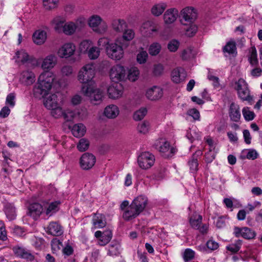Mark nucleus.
<instances>
[{
  "label": "nucleus",
  "instance_id": "obj_1",
  "mask_svg": "<svg viewBox=\"0 0 262 262\" xmlns=\"http://www.w3.org/2000/svg\"><path fill=\"white\" fill-rule=\"evenodd\" d=\"M57 62V58L53 54L48 55L43 59L41 67L45 72L39 75L38 81L33 88V95L35 98L41 99L48 94L51 90L55 76L48 71L56 66Z\"/></svg>",
  "mask_w": 262,
  "mask_h": 262
},
{
  "label": "nucleus",
  "instance_id": "obj_2",
  "mask_svg": "<svg viewBox=\"0 0 262 262\" xmlns=\"http://www.w3.org/2000/svg\"><path fill=\"white\" fill-rule=\"evenodd\" d=\"M81 92L94 105L99 104L104 97L103 92L99 89L95 88L92 84L83 85Z\"/></svg>",
  "mask_w": 262,
  "mask_h": 262
},
{
  "label": "nucleus",
  "instance_id": "obj_3",
  "mask_svg": "<svg viewBox=\"0 0 262 262\" xmlns=\"http://www.w3.org/2000/svg\"><path fill=\"white\" fill-rule=\"evenodd\" d=\"M95 75V67L93 63L84 65L79 70L78 79L83 85L90 84Z\"/></svg>",
  "mask_w": 262,
  "mask_h": 262
},
{
  "label": "nucleus",
  "instance_id": "obj_4",
  "mask_svg": "<svg viewBox=\"0 0 262 262\" xmlns=\"http://www.w3.org/2000/svg\"><path fill=\"white\" fill-rule=\"evenodd\" d=\"M120 42L119 40H117L116 42L110 43L106 47V52L108 56L114 60H119L123 56V48L126 47Z\"/></svg>",
  "mask_w": 262,
  "mask_h": 262
},
{
  "label": "nucleus",
  "instance_id": "obj_5",
  "mask_svg": "<svg viewBox=\"0 0 262 262\" xmlns=\"http://www.w3.org/2000/svg\"><path fill=\"white\" fill-rule=\"evenodd\" d=\"M235 89L237 91L238 97L243 101L250 102L253 100V96L246 81L243 78L239 79L235 82Z\"/></svg>",
  "mask_w": 262,
  "mask_h": 262
},
{
  "label": "nucleus",
  "instance_id": "obj_6",
  "mask_svg": "<svg viewBox=\"0 0 262 262\" xmlns=\"http://www.w3.org/2000/svg\"><path fill=\"white\" fill-rule=\"evenodd\" d=\"M89 25L94 32L100 34L105 32L107 29L106 22L97 15H94L90 17Z\"/></svg>",
  "mask_w": 262,
  "mask_h": 262
},
{
  "label": "nucleus",
  "instance_id": "obj_7",
  "mask_svg": "<svg viewBox=\"0 0 262 262\" xmlns=\"http://www.w3.org/2000/svg\"><path fill=\"white\" fill-rule=\"evenodd\" d=\"M155 146L156 149L165 158L171 157L177 151L176 148L170 147L169 143L164 140H160L157 142Z\"/></svg>",
  "mask_w": 262,
  "mask_h": 262
},
{
  "label": "nucleus",
  "instance_id": "obj_8",
  "mask_svg": "<svg viewBox=\"0 0 262 262\" xmlns=\"http://www.w3.org/2000/svg\"><path fill=\"white\" fill-rule=\"evenodd\" d=\"M155 161V156L149 152H143L138 158L139 166L144 169L151 167L154 165Z\"/></svg>",
  "mask_w": 262,
  "mask_h": 262
},
{
  "label": "nucleus",
  "instance_id": "obj_9",
  "mask_svg": "<svg viewBox=\"0 0 262 262\" xmlns=\"http://www.w3.org/2000/svg\"><path fill=\"white\" fill-rule=\"evenodd\" d=\"M196 16V13L193 8H185L181 12V23L184 25H187V24L193 23Z\"/></svg>",
  "mask_w": 262,
  "mask_h": 262
},
{
  "label": "nucleus",
  "instance_id": "obj_10",
  "mask_svg": "<svg viewBox=\"0 0 262 262\" xmlns=\"http://www.w3.org/2000/svg\"><path fill=\"white\" fill-rule=\"evenodd\" d=\"M79 163L82 169L89 170L95 165L96 158L93 154L86 152L81 157Z\"/></svg>",
  "mask_w": 262,
  "mask_h": 262
},
{
  "label": "nucleus",
  "instance_id": "obj_11",
  "mask_svg": "<svg viewBox=\"0 0 262 262\" xmlns=\"http://www.w3.org/2000/svg\"><path fill=\"white\" fill-rule=\"evenodd\" d=\"M110 75L111 78L114 81L123 80L125 77V70L123 67L116 65L112 68Z\"/></svg>",
  "mask_w": 262,
  "mask_h": 262
},
{
  "label": "nucleus",
  "instance_id": "obj_12",
  "mask_svg": "<svg viewBox=\"0 0 262 262\" xmlns=\"http://www.w3.org/2000/svg\"><path fill=\"white\" fill-rule=\"evenodd\" d=\"M12 250L17 257L26 259L27 261H33L34 259V256L27 249L15 246L12 249Z\"/></svg>",
  "mask_w": 262,
  "mask_h": 262
},
{
  "label": "nucleus",
  "instance_id": "obj_13",
  "mask_svg": "<svg viewBox=\"0 0 262 262\" xmlns=\"http://www.w3.org/2000/svg\"><path fill=\"white\" fill-rule=\"evenodd\" d=\"M61 103V96L60 94H54L49 96L44 100L43 104L45 106L50 110L54 107L57 106Z\"/></svg>",
  "mask_w": 262,
  "mask_h": 262
},
{
  "label": "nucleus",
  "instance_id": "obj_14",
  "mask_svg": "<svg viewBox=\"0 0 262 262\" xmlns=\"http://www.w3.org/2000/svg\"><path fill=\"white\" fill-rule=\"evenodd\" d=\"M159 26L156 23L148 20L142 24L141 31L146 35L151 36L158 32Z\"/></svg>",
  "mask_w": 262,
  "mask_h": 262
},
{
  "label": "nucleus",
  "instance_id": "obj_15",
  "mask_svg": "<svg viewBox=\"0 0 262 262\" xmlns=\"http://www.w3.org/2000/svg\"><path fill=\"white\" fill-rule=\"evenodd\" d=\"M75 49L73 43H66L58 50V54L61 58H68L74 54Z\"/></svg>",
  "mask_w": 262,
  "mask_h": 262
},
{
  "label": "nucleus",
  "instance_id": "obj_16",
  "mask_svg": "<svg viewBox=\"0 0 262 262\" xmlns=\"http://www.w3.org/2000/svg\"><path fill=\"white\" fill-rule=\"evenodd\" d=\"M187 73L182 68H177L172 70L171 74V80L176 83H180L184 81L186 77Z\"/></svg>",
  "mask_w": 262,
  "mask_h": 262
},
{
  "label": "nucleus",
  "instance_id": "obj_17",
  "mask_svg": "<svg viewBox=\"0 0 262 262\" xmlns=\"http://www.w3.org/2000/svg\"><path fill=\"white\" fill-rule=\"evenodd\" d=\"M107 93L110 98L117 99L123 94V87L120 83H114L107 88Z\"/></svg>",
  "mask_w": 262,
  "mask_h": 262
},
{
  "label": "nucleus",
  "instance_id": "obj_18",
  "mask_svg": "<svg viewBox=\"0 0 262 262\" xmlns=\"http://www.w3.org/2000/svg\"><path fill=\"white\" fill-rule=\"evenodd\" d=\"M162 96V89L157 86H154L148 89L146 93V96L147 99L152 101L159 100Z\"/></svg>",
  "mask_w": 262,
  "mask_h": 262
},
{
  "label": "nucleus",
  "instance_id": "obj_19",
  "mask_svg": "<svg viewBox=\"0 0 262 262\" xmlns=\"http://www.w3.org/2000/svg\"><path fill=\"white\" fill-rule=\"evenodd\" d=\"M148 203L147 198L143 195H139L132 202L133 205L140 214L145 208Z\"/></svg>",
  "mask_w": 262,
  "mask_h": 262
},
{
  "label": "nucleus",
  "instance_id": "obj_20",
  "mask_svg": "<svg viewBox=\"0 0 262 262\" xmlns=\"http://www.w3.org/2000/svg\"><path fill=\"white\" fill-rule=\"evenodd\" d=\"M92 223L94 228H102L106 225L105 216L101 213H96L93 217Z\"/></svg>",
  "mask_w": 262,
  "mask_h": 262
},
{
  "label": "nucleus",
  "instance_id": "obj_21",
  "mask_svg": "<svg viewBox=\"0 0 262 262\" xmlns=\"http://www.w3.org/2000/svg\"><path fill=\"white\" fill-rule=\"evenodd\" d=\"M139 214L140 213L131 203L124 211L123 214V218L124 220L128 221L136 218Z\"/></svg>",
  "mask_w": 262,
  "mask_h": 262
},
{
  "label": "nucleus",
  "instance_id": "obj_22",
  "mask_svg": "<svg viewBox=\"0 0 262 262\" xmlns=\"http://www.w3.org/2000/svg\"><path fill=\"white\" fill-rule=\"evenodd\" d=\"M111 27L115 32L121 33L126 29L127 24L124 19H114L111 23Z\"/></svg>",
  "mask_w": 262,
  "mask_h": 262
},
{
  "label": "nucleus",
  "instance_id": "obj_23",
  "mask_svg": "<svg viewBox=\"0 0 262 262\" xmlns=\"http://www.w3.org/2000/svg\"><path fill=\"white\" fill-rule=\"evenodd\" d=\"M119 110L117 106L111 104L107 106L103 112L104 115L109 119H114L119 115Z\"/></svg>",
  "mask_w": 262,
  "mask_h": 262
},
{
  "label": "nucleus",
  "instance_id": "obj_24",
  "mask_svg": "<svg viewBox=\"0 0 262 262\" xmlns=\"http://www.w3.org/2000/svg\"><path fill=\"white\" fill-rule=\"evenodd\" d=\"M229 116L230 119L234 121L238 122L241 118V113L239 105L232 102L229 108Z\"/></svg>",
  "mask_w": 262,
  "mask_h": 262
},
{
  "label": "nucleus",
  "instance_id": "obj_25",
  "mask_svg": "<svg viewBox=\"0 0 262 262\" xmlns=\"http://www.w3.org/2000/svg\"><path fill=\"white\" fill-rule=\"evenodd\" d=\"M32 38L35 44L38 45H42L47 39V33L43 30H37L33 33Z\"/></svg>",
  "mask_w": 262,
  "mask_h": 262
},
{
  "label": "nucleus",
  "instance_id": "obj_26",
  "mask_svg": "<svg viewBox=\"0 0 262 262\" xmlns=\"http://www.w3.org/2000/svg\"><path fill=\"white\" fill-rule=\"evenodd\" d=\"M34 74L29 71H23L21 74L20 80L25 85H29L32 84L35 81Z\"/></svg>",
  "mask_w": 262,
  "mask_h": 262
},
{
  "label": "nucleus",
  "instance_id": "obj_27",
  "mask_svg": "<svg viewBox=\"0 0 262 262\" xmlns=\"http://www.w3.org/2000/svg\"><path fill=\"white\" fill-rule=\"evenodd\" d=\"M178 16V11L176 9L167 10L164 14V20L166 24L174 22Z\"/></svg>",
  "mask_w": 262,
  "mask_h": 262
},
{
  "label": "nucleus",
  "instance_id": "obj_28",
  "mask_svg": "<svg viewBox=\"0 0 262 262\" xmlns=\"http://www.w3.org/2000/svg\"><path fill=\"white\" fill-rule=\"evenodd\" d=\"M48 233L54 236L61 235L63 233L62 227L57 222H51L48 227Z\"/></svg>",
  "mask_w": 262,
  "mask_h": 262
},
{
  "label": "nucleus",
  "instance_id": "obj_29",
  "mask_svg": "<svg viewBox=\"0 0 262 262\" xmlns=\"http://www.w3.org/2000/svg\"><path fill=\"white\" fill-rule=\"evenodd\" d=\"M79 22L80 24V27H82L84 25V21L83 20H78L76 22V25L72 22L65 24L62 32L67 35H71L73 34L75 31L77 25H78Z\"/></svg>",
  "mask_w": 262,
  "mask_h": 262
},
{
  "label": "nucleus",
  "instance_id": "obj_30",
  "mask_svg": "<svg viewBox=\"0 0 262 262\" xmlns=\"http://www.w3.org/2000/svg\"><path fill=\"white\" fill-rule=\"evenodd\" d=\"M195 54L196 53L193 48L189 47L181 51L180 57L183 60L188 61L194 58Z\"/></svg>",
  "mask_w": 262,
  "mask_h": 262
},
{
  "label": "nucleus",
  "instance_id": "obj_31",
  "mask_svg": "<svg viewBox=\"0 0 262 262\" xmlns=\"http://www.w3.org/2000/svg\"><path fill=\"white\" fill-rule=\"evenodd\" d=\"M43 210L42 206L38 203H33L29 208V213L33 218L38 217Z\"/></svg>",
  "mask_w": 262,
  "mask_h": 262
},
{
  "label": "nucleus",
  "instance_id": "obj_32",
  "mask_svg": "<svg viewBox=\"0 0 262 262\" xmlns=\"http://www.w3.org/2000/svg\"><path fill=\"white\" fill-rule=\"evenodd\" d=\"M4 211L9 220L12 221L15 219L16 216L15 208L11 204L5 205Z\"/></svg>",
  "mask_w": 262,
  "mask_h": 262
},
{
  "label": "nucleus",
  "instance_id": "obj_33",
  "mask_svg": "<svg viewBox=\"0 0 262 262\" xmlns=\"http://www.w3.org/2000/svg\"><path fill=\"white\" fill-rule=\"evenodd\" d=\"M85 131V127L82 123L76 124L74 125L72 128L73 135L77 138L83 136Z\"/></svg>",
  "mask_w": 262,
  "mask_h": 262
},
{
  "label": "nucleus",
  "instance_id": "obj_34",
  "mask_svg": "<svg viewBox=\"0 0 262 262\" xmlns=\"http://www.w3.org/2000/svg\"><path fill=\"white\" fill-rule=\"evenodd\" d=\"M60 202L55 201L48 204L45 207V213L47 215L51 216L59 210Z\"/></svg>",
  "mask_w": 262,
  "mask_h": 262
},
{
  "label": "nucleus",
  "instance_id": "obj_35",
  "mask_svg": "<svg viewBox=\"0 0 262 262\" xmlns=\"http://www.w3.org/2000/svg\"><path fill=\"white\" fill-rule=\"evenodd\" d=\"M112 238V232L110 230H107L103 232V235L99 239V245L105 246L108 244Z\"/></svg>",
  "mask_w": 262,
  "mask_h": 262
},
{
  "label": "nucleus",
  "instance_id": "obj_36",
  "mask_svg": "<svg viewBox=\"0 0 262 262\" xmlns=\"http://www.w3.org/2000/svg\"><path fill=\"white\" fill-rule=\"evenodd\" d=\"M166 7L167 5L165 3L156 4L151 8V13L154 15L158 16L162 14Z\"/></svg>",
  "mask_w": 262,
  "mask_h": 262
},
{
  "label": "nucleus",
  "instance_id": "obj_37",
  "mask_svg": "<svg viewBox=\"0 0 262 262\" xmlns=\"http://www.w3.org/2000/svg\"><path fill=\"white\" fill-rule=\"evenodd\" d=\"M65 20L59 17L55 18L52 23L54 24V29L58 33L62 32L64 27Z\"/></svg>",
  "mask_w": 262,
  "mask_h": 262
},
{
  "label": "nucleus",
  "instance_id": "obj_38",
  "mask_svg": "<svg viewBox=\"0 0 262 262\" xmlns=\"http://www.w3.org/2000/svg\"><path fill=\"white\" fill-rule=\"evenodd\" d=\"M242 245V241L238 239L234 243L229 245L226 247V249L233 253H236L239 251Z\"/></svg>",
  "mask_w": 262,
  "mask_h": 262
},
{
  "label": "nucleus",
  "instance_id": "obj_39",
  "mask_svg": "<svg viewBox=\"0 0 262 262\" xmlns=\"http://www.w3.org/2000/svg\"><path fill=\"white\" fill-rule=\"evenodd\" d=\"M17 62H21L22 63L27 62L29 60V55L24 50L18 51L16 53Z\"/></svg>",
  "mask_w": 262,
  "mask_h": 262
},
{
  "label": "nucleus",
  "instance_id": "obj_40",
  "mask_svg": "<svg viewBox=\"0 0 262 262\" xmlns=\"http://www.w3.org/2000/svg\"><path fill=\"white\" fill-rule=\"evenodd\" d=\"M248 60L250 64L252 66L256 65L258 63L257 51L254 46L252 47L250 50V56Z\"/></svg>",
  "mask_w": 262,
  "mask_h": 262
},
{
  "label": "nucleus",
  "instance_id": "obj_41",
  "mask_svg": "<svg viewBox=\"0 0 262 262\" xmlns=\"http://www.w3.org/2000/svg\"><path fill=\"white\" fill-rule=\"evenodd\" d=\"M61 105V104H60L50 109L51 111V114L53 117L58 118L61 116H64V111L62 110Z\"/></svg>",
  "mask_w": 262,
  "mask_h": 262
},
{
  "label": "nucleus",
  "instance_id": "obj_42",
  "mask_svg": "<svg viewBox=\"0 0 262 262\" xmlns=\"http://www.w3.org/2000/svg\"><path fill=\"white\" fill-rule=\"evenodd\" d=\"M120 245L117 242H113L109 246L108 254L111 256L117 255L119 253Z\"/></svg>",
  "mask_w": 262,
  "mask_h": 262
},
{
  "label": "nucleus",
  "instance_id": "obj_43",
  "mask_svg": "<svg viewBox=\"0 0 262 262\" xmlns=\"http://www.w3.org/2000/svg\"><path fill=\"white\" fill-rule=\"evenodd\" d=\"M161 50V46L158 42H154L150 45L148 49V52L152 56L158 55Z\"/></svg>",
  "mask_w": 262,
  "mask_h": 262
},
{
  "label": "nucleus",
  "instance_id": "obj_44",
  "mask_svg": "<svg viewBox=\"0 0 262 262\" xmlns=\"http://www.w3.org/2000/svg\"><path fill=\"white\" fill-rule=\"evenodd\" d=\"M100 48L96 47H92L90 48L88 52L89 57L91 59H96L100 55Z\"/></svg>",
  "mask_w": 262,
  "mask_h": 262
},
{
  "label": "nucleus",
  "instance_id": "obj_45",
  "mask_svg": "<svg viewBox=\"0 0 262 262\" xmlns=\"http://www.w3.org/2000/svg\"><path fill=\"white\" fill-rule=\"evenodd\" d=\"M188 165L191 172H194L198 170L199 163L198 159L194 157V155H192L191 159L188 161Z\"/></svg>",
  "mask_w": 262,
  "mask_h": 262
},
{
  "label": "nucleus",
  "instance_id": "obj_46",
  "mask_svg": "<svg viewBox=\"0 0 262 262\" xmlns=\"http://www.w3.org/2000/svg\"><path fill=\"white\" fill-rule=\"evenodd\" d=\"M243 232L242 237L245 239H251L254 238L256 236L255 232L248 228L243 227Z\"/></svg>",
  "mask_w": 262,
  "mask_h": 262
},
{
  "label": "nucleus",
  "instance_id": "obj_47",
  "mask_svg": "<svg viewBox=\"0 0 262 262\" xmlns=\"http://www.w3.org/2000/svg\"><path fill=\"white\" fill-rule=\"evenodd\" d=\"M180 42L177 39H173L169 41L167 44V49L171 52H176L179 49Z\"/></svg>",
  "mask_w": 262,
  "mask_h": 262
},
{
  "label": "nucleus",
  "instance_id": "obj_48",
  "mask_svg": "<svg viewBox=\"0 0 262 262\" xmlns=\"http://www.w3.org/2000/svg\"><path fill=\"white\" fill-rule=\"evenodd\" d=\"M202 220V216L199 215L191 217L189 222L191 227L197 229L199 228V225H201Z\"/></svg>",
  "mask_w": 262,
  "mask_h": 262
},
{
  "label": "nucleus",
  "instance_id": "obj_49",
  "mask_svg": "<svg viewBox=\"0 0 262 262\" xmlns=\"http://www.w3.org/2000/svg\"><path fill=\"white\" fill-rule=\"evenodd\" d=\"M89 145V141L85 138H82L80 139L77 147L80 151H84L88 149Z\"/></svg>",
  "mask_w": 262,
  "mask_h": 262
},
{
  "label": "nucleus",
  "instance_id": "obj_50",
  "mask_svg": "<svg viewBox=\"0 0 262 262\" xmlns=\"http://www.w3.org/2000/svg\"><path fill=\"white\" fill-rule=\"evenodd\" d=\"M59 0H43V5L47 10H51L57 7Z\"/></svg>",
  "mask_w": 262,
  "mask_h": 262
},
{
  "label": "nucleus",
  "instance_id": "obj_51",
  "mask_svg": "<svg viewBox=\"0 0 262 262\" xmlns=\"http://www.w3.org/2000/svg\"><path fill=\"white\" fill-rule=\"evenodd\" d=\"M147 112L146 108H141L135 112L134 114V119L136 121H139L143 119Z\"/></svg>",
  "mask_w": 262,
  "mask_h": 262
},
{
  "label": "nucleus",
  "instance_id": "obj_52",
  "mask_svg": "<svg viewBox=\"0 0 262 262\" xmlns=\"http://www.w3.org/2000/svg\"><path fill=\"white\" fill-rule=\"evenodd\" d=\"M187 25H189V27L185 29L186 35L188 37L193 36L198 31V27L192 23L187 24Z\"/></svg>",
  "mask_w": 262,
  "mask_h": 262
},
{
  "label": "nucleus",
  "instance_id": "obj_53",
  "mask_svg": "<svg viewBox=\"0 0 262 262\" xmlns=\"http://www.w3.org/2000/svg\"><path fill=\"white\" fill-rule=\"evenodd\" d=\"M236 45L234 41L228 42L223 48V52L229 54H233L236 51Z\"/></svg>",
  "mask_w": 262,
  "mask_h": 262
},
{
  "label": "nucleus",
  "instance_id": "obj_54",
  "mask_svg": "<svg viewBox=\"0 0 262 262\" xmlns=\"http://www.w3.org/2000/svg\"><path fill=\"white\" fill-rule=\"evenodd\" d=\"M139 71L136 67L132 68L128 72V78L130 81H135L138 77Z\"/></svg>",
  "mask_w": 262,
  "mask_h": 262
},
{
  "label": "nucleus",
  "instance_id": "obj_55",
  "mask_svg": "<svg viewBox=\"0 0 262 262\" xmlns=\"http://www.w3.org/2000/svg\"><path fill=\"white\" fill-rule=\"evenodd\" d=\"M52 250L54 253H57L62 247V243L57 238H54L51 241Z\"/></svg>",
  "mask_w": 262,
  "mask_h": 262
},
{
  "label": "nucleus",
  "instance_id": "obj_56",
  "mask_svg": "<svg viewBox=\"0 0 262 262\" xmlns=\"http://www.w3.org/2000/svg\"><path fill=\"white\" fill-rule=\"evenodd\" d=\"M149 129V123L144 121L139 123L138 125V130L139 133L143 134L147 133Z\"/></svg>",
  "mask_w": 262,
  "mask_h": 262
},
{
  "label": "nucleus",
  "instance_id": "obj_57",
  "mask_svg": "<svg viewBox=\"0 0 262 262\" xmlns=\"http://www.w3.org/2000/svg\"><path fill=\"white\" fill-rule=\"evenodd\" d=\"M195 252L190 249H186L183 255V257L185 262L191 260L194 257Z\"/></svg>",
  "mask_w": 262,
  "mask_h": 262
},
{
  "label": "nucleus",
  "instance_id": "obj_58",
  "mask_svg": "<svg viewBox=\"0 0 262 262\" xmlns=\"http://www.w3.org/2000/svg\"><path fill=\"white\" fill-rule=\"evenodd\" d=\"M242 112L243 116L246 120L251 121L254 118L255 114L254 112L250 111L249 107H244Z\"/></svg>",
  "mask_w": 262,
  "mask_h": 262
},
{
  "label": "nucleus",
  "instance_id": "obj_59",
  "mask_svg": "<svg viewBox=\"0 0 262 262\" xmlns=\"http://www.w3.org/2000/svg\"><path fill=\"white\" fill-rule=\"evenodd\" d=\"M77 114V112L75 111L67 109L64 111L63 118L66 121H71L76 116Z\"/></svg>",
  "mask_w": 262,
  "mask_h": 262
},
{
  "label": "nucleus",
  "instance_id": "obj_60",
  "mask_svg": "<svg viewBox=\"0 0 262 262\" xmlns=\"http://www.w3.org/2000/svg\"><path fill=\"white\" fill-rule=\"evenodd\" d=\"M148 54L146 51L142 50L137 56V61L140 63H145L147 60Z\"/></svg>",
  "mask_w": 262,
  "mask_h": 262
},
{
  "label": "nucleus",
  "instance_id": "obj_61",
  "mask_svg": "<svg viewBox=\"0 0 262 262\" xmlns=\"http://www.w3.org/2000/svg\"><path fill=\"white\" fill-rule=\"evenodd\" d=\"M123 38L124 40L129 41L132 40L135 36V33L132 29H125L124 30Z\"/></svg>",
  "mask_w": 262,
  "mask_h": 262
},
{
  "label": "nucleus",
  "instance_id": "obj_62",
  "mask_svg": "<svg viewBox=\"0 0 262 262\" xmlns=\"http://www.w3.org/2000/svg\"><path fill=\"white\" fill-rule=\"evenodd\" d=\"M91 47V42L89 40H83L82 41L79 46V49L81 52H88Z\"/></svg>",
  "mask_w": 262,
  "mask_h": 262
},
{
  "label": "nucleus",
  "instance_id": "obj_63",
  "mask_svg": "<svg viewBox=\"0 0 262 262\" xmlns=\"http://www.w3.org/2000/svg\"><path fill=\"white\" fill-rule=\"evenodd\" d=\"M215 156L214 152L210 149L205 154V161L208 163H211L215 159Z\"/></svg>",
  "mask_w": 262,
  "mask_h": 262
},
{
  "label": "nucleus",
  "instance_id": "obj_64",
  "mask_svg": "<svg viewBox=\"0 0 262 262\" xmlns=\"http://www.w3.org/2000/svg\"><path fill=\"white\" fill-rule=\"evenodd\" d=\"M61 71L63 76H69L73 73V68L70 66H64Z\"/></svg>",
  "mask_w": 262,
  "mask_h": 262
}]
</instances>
